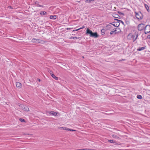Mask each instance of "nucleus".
<instances>
[{
    "mask_svg": "<svg viewBox=\"0 0 150 150\" xmlns=\"http://www.w3.org/2000/svg\"><path fill=\"white\" fill-rule=\"evenodd\" d=\"M32 42H33L37 43L40 42V40L38 39L33 38L32 40Z\"/></svg>",
    "mask_w": 150,
    "mask_h": 150,
    "instance_id": "0eeeda50",
    "label": "nucleus"
},
{
    "mask_svg": "<svg viewBox=\"0 0 150 150\" xmlns=\"http://www.w3.org/2000/svg\"><path fill=\"white\" fill-rule=\"evenodd\" d=\"M47 12L45 11H41L40 13V14L41 15H44L47 14Z\"/></svg>",
    "mask_w": 150,
    "mask_h": 150,
    "instance_id": "2eb2a0df",
    "label": "nucleus"
},
{
    "mask_svg": "<svg viewBox=\"0 0 150 150\" xmlns=\"http://www.w3.org/2000/svg\"><path fill=\"white\" fill-rule=\"evenodd\" d=\"M116 28V29L117 30V32H118V33L120 32L121 30L120 28Z\"/></svg>",
    "mask_w": 150,
    "mask_h": 150,
    "instance_id": "aec40b11",
    "label": "nucleus"
},
{
    "mask_svg": "<svg viewBox=\"0 0 150 150\" xmlns=\"http://www.w3.org/2000/svg\"><path fill=\"white\" fill-rule=\"evenodd\" d=\"M145 27L144 25V24H140L138 26V29L139 30L141 31L143 30Z\"/></svg>",
    "mask_w": 150,
    "mask_h": 150,
    "instance_id": "39448f33",
    "label": "nucleus"
},
{
    "mask_svg": "<svg viewBox=\"0 0 150 150\" xmlns=\"http://www.w3.org/2000/svg\"><path fill=\"white\" fill-rule=\"evenodd\" d=\"M23 110L25 111H29V109L28 107L26 105H23V107H21Z\"/></svg>",
    "mask_w": 150,
    "mask_h": 150,
    "instance_id": "6e6552de",
    "label": "nucleus"
},
{
    "mask_svg": "<svg viewBox=\"0 0 150 150\" xmlns=\"http://www.w3.org/2000/svg\"><path fill=\"white\" fill-rule=\"evenodd\" d=\"M112 30L114 31V34H116L118 33V32H117V30L116 28H113Z\"/></svg>",
    "mask_w": 150,
    "mask_h": 150,
    "instance_id": "412c9836",
    "label": "nucleus"
},
{
    "mask_svg": "<svg viewBox=\"0 0 150 150\" xmlns=\"http://www.w3.org/2000/svg\"><path fill=\"white\" fill-rule=\"evenodd\" d=\"M79 37H71V38H69V39H74V40H75V39H79Z\"/></svg>",
    "mask_w": 150,
    "mask_h": 150,
    "instance_id": "dca6fc26",
    "label": "nucleus"
},
{
    "mask_svg": "<svg viewBox=\"0 0 150 150\" xmlns=\"http://www.w3.org/2000/svg\"><path fill=\"white\" fill-rule=\"evenodd\" d=\"M101 31L102 35H103L105 34V30L104 29L101 30Z\"/></svg>",
    "mask_w": 150,
    "mask_h": 150,
    "instance_id": "6ab92c4d",
    "label": "nucleus"
},
{
    "mask_svg": "<svg viewBox=\"0 0 150 150\" xmlns=\"http://www.w3.org/2000/svg\"><path fill=\"white\" fill-rule=\"evenodd\" d=\"M70 28H67V29H68H68H70Z\"/></svg>",
    "mask_w": 150,
    "mask_h": 150,
    "instance_id": "c9c22d12",
    "label": "nucleus"
},
{
    "mask_svg": "<svg viewBox=\"0 0 150 150\" xmlns=\"http://www.w3.org/2000/svg\"><path fill=\"white\" fill-rule=\"evenodd\" d=\"M116 27L115 25L112 24H110L107 25L106 28L107 30H112L113 28Z\"/></svg>",
    "mask_w": 150,
    "mask_h": 150,
    "instance_id": "7ed1b4c3",
    "label": "nucleus"
},
{
    "mask_svg": "<svg viewBox=\"0 0 150 150\" xmlns=\"http://www.w3.org/2000/svg\"><path fill=\"white\" fill-rule=\"evenodd\" d=\"M116 20L118 21V20H117V19H116ZM119 21H120L123 24H124V22L122 21H121V20H119Z\"/></svg>",
    "mask_w": 150,
    "mask_h": 150,
    "instance_id": "c756f323",
    "label": "nucleus"
},
{
    "mask_svg": "<svg viewBox=\"0 0 150 150\" xmlns=\"http://www.w3.org/2000/svg\"><path fill=\"white\" fill-rule=\"evenodd\" d=\"M16 86L17 87H18L19 88H21V84L20 82H16Z\"/></svg>",
    "mask_w": 150,
    "mask_h": 150,
    "instance_id": "9d476101",
    "label": "nucleus"
},
{
    "mask_svg": "<svg viewBox=\"0 0 150 150\" xmlns=\"http://www.w3.org/2000/svg\"><path fill=\"white\" fill-rule=\"evenodd\" d=\"M38 80L39 81H40V79H38Z\"/></svg>",
    "mask_w": 150,
    "mask_h": 150,
    "instance_id": "72a5a7b5",
    "label": "nucleus"
},
{
    "mask_svg": "<svg viewBox=\"0 0 150 150\" xmlns=\"http://www.w3.org/2000/svg\"><path fill=\"white\" fill-rule=\"evenodd\" d=\"M112 30V31H111L110 32V35H112L114 34V31L113 30Z\"/></svg>",
    "mask_w": 150,
    "mask_h": 150,
    "instance_id": "bb28decb",
    "label": "nucleus"
},
{
    "mask_svg": "<svg viewBox=\"0 0 150 150\" xmlns=\"http://www.w3.org/2000/svg\"><path fill=\"white\" fill-rule=\"evenodd\" d=\"M149 38H150V35H149Z\"/></svg>",
    "mask_w": 150,
    "mask_h": 150,
    "instance_id": "e433bc0d",
    "label": "nucleus"
},
{
    "mask_svg": "<svg viewBox=\"0 0 150 150\" xmlns=\"http://www.w3.org/2000/svg\"><path fill=\"white\" fill-rule=\"evenodd\" d=\"M20 120L22 122H25V120L22 118H21L20 119Z\"/></svg>",
    "mask_w": 150,
    "mask_h": 150,
    "instance_id": "393cba45",
    "label": "nucleus"
},
{
    "mask_svg": "<svg viewBox=\"0 0 150 150\" xmlns=\"http://www.w3.org/2000/svg\"><path fill=\"white\" fill-rule=\"evenodd\" d=\"M49 113L50 114L54 116H56L57 115V113L54 112V111H51Z\"/></svg>",
    "mask_w": 150,
    "mask_h": 150,
    "instance_id": "f8f14e48",
    "label": "nucleus"
},
{
    "mask_svg": "<svg viewBox=\"0 0 150 150\" xmlns=\"http://www.w3.org/2000/svg\"><path fill=\"white\" fill-rule=\"evenodd\" d=\"M150 32V25H147L144 28V33L146 34Z\"/></svg>",
    "mask_w": 150,
    "mask_h": 150,
    "instance_id": "20e7f679",
    "label": "nucleus"
},
{
    "mask_svg": "<svg viewBox=\"0 0 150 150\" xmlns=\"http://www.w3.org/2000/svg\"><path fill=\"white\" fill-rule=\"evenodd\" d=\"M79 150H91V149H79Z\"/></svg>",
    "mask_w": 150,
    "mask_h": 150,
    "instance_id": "cd10ccee",
    "label": "nucleus"
},
{
    "mask_svg": "<svg viewBox=\"0 0 150 150\" xmlns=\"http://www.w3.org/2000/svg\"><path fill=\"white\" fill-rule=\"evenodd\" d=\"M52 77L56 80H58V78L57 77H56L54 74H52L51 75Z\"/></svg>",
    "mask_w": 150,
    "mask_h": 150,
    "instance_id": "9b49d317",
    "label": "nucleus"
},
{
    "mask_svg": "<svg viewBox=\"0 0 150 150\" xmlns=\"http://www.w3.org/2000/svg\"><path fill=\"white\" fill-rule=\"evenodd\" d=\"M67 128L65 127H59V128L60 129H62V130H67Z\"/></svg>",
    "mask_w": 150,
    "mask_h": 150,
    "instance_id": "f3484780",
    "label": "nucleus"
},
{
    "mask_svg": "<svg viewBox=\"0 0 150 150\" xmlns=\"http://www.w3.org/2000/svg\"><path fill=\"white\" fill-rule=\"evenodd\" d=\"M79 30V29H76V30H73V32H74V31H78Z\"/></svg>",
    "mask_w": 150,
    "mask_h": 150,
    "instance_id": "c85d7f7f",
    "label": "nucleus"
},
{
    "mask_svg": "<svg viewBox=\"0 0 150 150\" xmlns=\"http://www.w3.org/2000/svg\"><path fill=\"white\" fill-rule=\"evenodd\" d=\"M67 130L70 131H76L75 130H74V129H71L68 128H67Z\"/></svg>",
    "mask_w": 150,
    "mask_h": 150,
    "instance_id": "5701e85b",
    "label": "nucleus"
},
{
    "mask_svg": "<svg viewBox=\"0 0 150 150\" xmlns=\"http://www.w3.org/2000/svg\"><path fill=\"white\" fill-rule=\"evenodd\" d=\"M94 1V0H86L85 2L89 3H90L91 1Z\"/></svg>",
    "mask_w": 150,
    "mask_h": 150,
    "instance_id": "4be33fe9",
    "label": "nucleus"
},
{
    "mask_svg": "<svg viewBox=\"0 0 150 150\" xmlns=\"http://www.w3.org/2000/svg\"><path fill=\"white\" fill-rule=\"evenodd\" d=\"M138 35V32L137 31H135L133 34L131 33L129 34L128 35V38L129 39L132 40L134 42L137 39Z\"/></svg>",
    "mask_w": 150,
    "mask_h": 150,
    "instance_id": "f257e3e1",
    "label": "nucleus"
},
{
    "mask_svg": "<svg viewBox=\"0 0 150 150\" xmlns=\"http://www.w3.org/2000/svg\"><path fill=\"white\" fill-rule=\"evenodd\" d=\"M136 16V18L138 19H140L142 18V14L141 13H137L135 12Z\"/></svg>",
    "mask_w": 150,
    "mask_h": 150,
    "instance_id": "423d86ee",
    "label": "nucleus"
},
{
    "mask_svg": "<svg viewBox=\"0 0 150 150\" xmlns=\"http://www.w3.org/2000/svg\"><path fill=\"white\" fill-rule=\"evenodd\" d=\"M85 28V27L84 26H83L82 27H81L79 28V30L81 29H83V28Z\"/></svg>",
    "mask_w": 150,
    "mask_h": 150,
    "instance_id": "7c9ffc66",
    "label": "nucleus"
},
{
    "mask_svg": "<svg viewBox=\"0 0 150 150\" xmlns=\"http://www.w3.org/2000/svg\"><path fill=\"white\" fill-rule=\"evenodd\" d=\"M86 33L89 34L90 36L91 37L97 38L98 37V35L96 32L93 33L92 31L89 29L88 28L87 29Z\"/></svg>",
    "mask_w": 150,
    "mask_h": 150,
    "instance_id": "f03ea898",
    "label": "nucleus"
},
{
    "mask_svg": "<svg viewBox=\"0 0 150 150\" xmlns=\"http://www.w3.org/2000/svg\"><path fill=\"white\" fill-rule=\"evenodd\" d=\"M144 6H145V8L147 10V11L148 12H149V7L148 6V5H147L146 4H144Z\"/></svg>",
    "mask_w": 150,
    "mask_h": 150,
    "instance_id": "4468645a",
    "label": "nucleus"
},
{
    "mask_svg": "<svg viewBox=\"0 0 150 150\" xmlns=\"http://www.w3.org/2000/svg\"><path fill=\"white\" fill-rule=\"evenodd\" d=\"M39 6V7H43L44 6H42V5H40L39 6Z\"/></svg>",
    "mask_w": 150,
    "mask_h": 150,
    "instance_id": "473e14b6",
    "label": "nucleus"
},
{
    "mask_svg": "<svg viewBox=\"0 0 150 150\" xmlns=\"http://www.w3.org/2000/svg\"><path fill=\"white\" fill-rule=\"evenodd\" d=\"M145 48V47H139L137 49V50L140 51L141 50H144Z\"/></svg>",
    "mask_w": 150,
    "mask_h": 150,
    "instance_id": "ddd939ff",
    "label": "nucleus"
},
{
    "mask_svg": "<svg viewBox=\"0 0 150 150\" xmlns=\"http://www.w3.org/2000/svg\"><path fill=\"white\" fill-rule=\"evenodd\" d=\"M8 8H11V6H8Z\"/></svg>",
    "mask_w": 150,
    "mask_h": 150,
    "instance_id": "f704fd0d",
    "label": "nucleus"
},
{
    "mask_svg": "<svg viewBox=\"0 0 150 150\" xmlns=\"http://www.w3.org/2000/svg\"><path fill=\"white\" fill-rule=\"evenodd\" d=\"M50 18L51 19L55 20L57 18V16L56 15H51Z\"/></svg>",
    "mask_w": 150,
    "mask_h": 150,
    "instance_id": "1a4fd4ad",
    "label": "nucleus"
},
{
    "mask_svg": "<svg viewBox=\"0 0 150 150\" xmlns=\"http://www.w3.org/2000/svg\"><path fill=\"white\" fill-rule=\"evenodd\" d=\"M137 98L138 99H142V97L141 95H138L137 96Z\"/></svg>",
    "mask_w": 150,
    "mask_h": 150,
    "instance_id": "b1692460",
    "label": "nucleus"
},
{
    "mask_svg": "<svg viewBox=\"0 0 150 150\" xmlns=\"http://www.w3.org/2000/svg\"><path fill=\"white\" fill-rule=\"evenodd\" d=\"M108 142H109L110 143H113L114 142V141L113 140H109Z\"/></svg>",
    "mask_w": 150,
    "mask_h": 150,
    "instance_id": "a878e982",
    "label": "nucleus"
},
{
    "mask_svg": "<svg viewBox=\"0 0 150 150\" xmlns=\"http://www.w3.org/2000/svg\"><path fill=\"white\" fill-rule=\"evenodd\" d=\"M112 136L113 138L115 139H117L119 138V137L117 136L115 134H113L112 135Z\"/></svg>",
    "mask_w": 150,
    "mask_h": 150,
    "instance_id": "a211bd4d",
    "label": "nucleus"
},
{
    "mask_svg": "<svg viewBox=\"0 0 150 150\" xmlns=\"http://www.w3.org/2000/svg\"><path fill=\"white\" fill-rule=\"evenodd\" d=\"M119 24H119V23H117L116 24V25H117L116 26L117 27L119 25Z\"/></svg>",
    "mask_w": 150,
    "mask_h": 150,
    "instance_id": "2f4dec72",
    "label": "nucleus"
}]
</instances>
